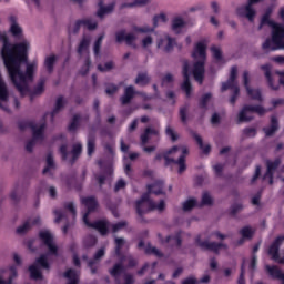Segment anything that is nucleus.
Returning a JSON list of instances; mask_svg holds the SVG:
<instances>
[{
    "mask_svg": "<svg viewBox=\"0 0 284 284\" xmlns=\"http://www.w3.org/2000/svg\"><path fill=\"white\" fill-rule=\"evenodd\" d=\"M0 41L3 43L1 57L10 79L16 81L17 75L20 77L21 81H23L26 77L32 79L34 64H27L26 72L21 70V63H28V48H30V44L26 41L12 44L6 33H0Z\"/></svg>",
    "mask_w": 284,
    "mask_h": 284,
    "instance_id": "1",
    "label": "nucleus"
},
{
    "mask_svg": "<svg viewBox=\"0 0 284 284\" xmlns=\"http://www.w3.org/2000/svg\"><path fill=\"white\" fill-rule=\"evenodd\" d=\"M81 203L87 207V212L83 214V223L87 227H91L92 230H97L101 236H108L110 232V222L106 220H97L94 222H90V214L92 212H97V207H99V201L94 196L81 197Z\"/></svg>",
    "mask_w": 284,
    "mask_h": 284,
    "instance_id": "2",
    "label": "nucleus"
},
{
    "mask_svg": "<svg viewBox=\"0 0 284 284\" xmlns=\"http://www.w3.org/2000/svg\"><path fill=\"white\" fill-rule=\"evenodd\" d=\"M27 65H33L31 78L24 77V79L21 80L20 75H16V81H13L12 78L10 79L14 88L18 90V92H20L21 97H26V94H29L30 101H34V97H41V94L45 92V79H40L37 85L33 88V90H30L28 81H34V71L37 70V62L27 63Z\"/></svg>",
    "mask_w": 284,
    "mask_h": 284,
    "instance_id": "3",
    "label": "nucleus"
},
{
    "mask_svg": "<svg viewBox=\"0 0 284 284\" xmlns=\"http://www.w3.org/2000/svg\"><path fill=\"white\" fill-rule=\"evenodd\" d=\"M263 26H268L272 28V38L265 40V42L262 44V49L265 50V52H271L274 45L281 48L283 45L284 39V26L275 22L267 16L262 17L260 22V30L263 28Z\"/></svg>",
    "mask_w": 284,
    "mask_h": 284,
    "instance_id": "4",
    "label": "nucleus"
},
{
    "mask_svg": "<svg viewBox=\"0 0 284 284\" xmlns=\"http://www.w3.org/2000/svg\"><path fill=\"white\" fill-rule=\"evenodd\" d=\"M174 152H179V146L174 145L164 153H158L154 158V161H161V159H164L165 168H170V165H179L178 172L179 174H183V172L187 170L185 159L187 154H190V150H187V146H182V154L179 156L178 160H174V158H170V154H174Z\"/></svg>",
    "mask_w": 284,
    "mask_h": 284,
    "instance_id": "5",
    "label": "nucleus"
},
{
    "mask_svg": "<svg viewBox=\"0 0 284 284\" xmlns=\"http://www.w3.org/2000/svg\"><path fill=\"white\" fill-rule=\"evenodd\" d=\"M39 237L42 243L48 246L49 253L39 256L33 264L38 267H42V270H50V262H48V255L59 256V247L57 246V244H54V237H52V234H50V232L41 231L39 233Z\"/></svg>",
    "mask_w": 284,
    "mask_h": 284,
    "instance_id": "6",
    "label": "nucleus"
},
{
    "mask_svg": "<svg viewBox=\"0 0 284 284\" xmlns=\"http://www.w3.org/2000/svg\"><path fill=\"white\" fill-rule=\"evenodd\" d=\"M237 74H239V68L232 67L229 80L226 82H223L222 88H221V92L232 90V95L230 98L231 105L236 104V100L239 99V95L241 94V89L239 88V82H236Z\"/></svg>",
    "mask_w": 284,
    "mask_h": 284,
    "instance_id": "7",
    "label": "nucleus"
},
{
    "mask_svg": "<svg viewBox=\"0 0 284 284\" xmlns=\"http://www.w3.org/2000/svg\"><path fill=\"white\" fill-rule=\"evenodd\" d=\"M143 203H148V209L146 210H159V212H163V210H165V201L161 200L159 202V204L154 203V201H152L150 199V193H144L140 200L136 201L135 204V210H136V214H143V210H141Z\"/></svg>",
    "mask_w": 284,
    "mask_h": 284,
    "instance_id": "8",
    "label": "nucleus"
},
{
    "mask_svg": "<svg viewBox=\"0 0 284 284\" xmlns=\"http://www.w3.org/2000/svg\"><path fill=\"white\" fill-rule=\"evenodd\" d=\"M195 245L201 247V250H207L209 252H213L214 254H219V252H221V250H227V244L210 242V241H202L201 235H197L195 237Z\"/></svg>",
    "mask_w": 284,
    "mask_h": 284,
    "instance_id": "9",
    "label": "nucleus"
},
{
    "mask_svg": "<svg viewBox=\"0 0 284 284\" xmlns=\"http://www.w3.org/2000/svg\"><path fill=\"white\" fill-rule=\"evenodd\" d=\"M247 112H255L260 116H263V114H265L266 110L262 105L246 104V105L243 106V109L239 113V122L240 123H243L245 121L246 122L252 121V118L247 116Z\"/></svg>",
    "mask_w": 284,
    "mask_h": 284,
    "instance_id": "10",
    "label": "nucleus"
},
{
    "mask_svg": "<svg viewBox=\"0 0 284 284\" xmlns=\"http://www.w3.org/2000/svg\"><path fill=\"white\" fill-rule=\"evenodd\" d=\"M205 61L206 60H195L193 63L192 74L200 85L203 84V80L205 79Z\"/></svg>",
    "mask_w": 284,
    "mask_h": 284,
    "instance_id": "11",
    "label": "nucleus"
},
{
    "mask_svg": "<svg viewBox=\"0 0 284 284\" xmlns=\"http://www.w3.org/2000/svg\"><path fill=\"white\" fill-rule=\"evenodd\" d=\"M182 74L184 81L181 85V89L185 92L186 97L190 98L192 94V82H190V62L184 61Z\"/></svg>",
    "mask_w": 284,
    "mask_h": 284,
    "instance_id": "12",
    "label": "nucleus"
},
{
    "mask_svg": "<svg viewBox=\"0 0 284 284\" xmlns=\"http://www.w3.org/2000/svg\"><path fill=\"white\" fill-rule=\"evenodd\" d=\"M176 45V39L170 37V34H164L163 38L158 40V48L159 50L164 51L166 54H170L174 47Z\"/></svg>",
    "mask_w": 284,
    "mask_h": 284,
    "instance_id": "13",
    "label": "nucleus"
},
{
    "mask_svg": "<svg viewBox=\"0 0 284 284\" xmlns=\"http://www.w3.org/2000/svg\"><path fill=\"white\" fill-rule=\"evenodd\" d=\"M192 58L194 61H207V44L204 41H200L195 44Z\"/></svg>",
    "mask_w": 284,
    "mask_h": 284,
    "instance_id": "14",
    "label": "nucleus"
},
{
    "mask_svg": "<svg viewBox=\"0 0 284 284\" xmlns=\"http://www.w3.org/2000/svg\"><path fill=\"white\" fill-rule=\"evenodd\" d=\"M243 81H244V88L248 97H251L254 101H263V95L261 94V90L250 88V72L247 71L243 72Z\"/></svg>",
    "mask_w": 284,
    "mask_h": 284,
    "instance_id": "15",
    "label": "nucleus"
},
{
    "mask_svg": "<svg viewBox=\"0 0 284 284\" xmlns=\"http://www.w3.org/2000/svg\"><path fill=\"white\" fill-rule=\"evenodd\" d=\"M159 21H162V23H165L168 21V17L165 13H160L158 16H154L153 18V28L150 27H133L134 32H141L142 34H148L154 30V28H158Z\"/></svg>",
    "mask_w": 284,
    "mask_h": 284,
    "instance_id": "16",
    "label": "nucleus"
},
{
    "mask_svg": "<svg viewBox=\"0 0 284 284\" xmlns=\"http://www.w3.org/2000/svg\"><path fill=\"white\" fill-rule=\"evenodd\" d=\"M161 243H171V247H181L183 245V232L178 231L174 235H168L165 240L161 236V233L158 234Z\"/></svg>",
    "mask_w": 284,
    "mask_h": 284,
    "instance_id": "17",
    "label": "nucleus"
},
{
    "mask_svg": "<svg viewBox=\"0 0 284 284\" xmlns=\"http://www.w3.org/2000/svg\"><path fill=\"white\" fill-rule=\"evenodd\" d=\"M278 165H281V158H276L274 161H266V173L264 174V179H270V185L274 183V172L278 170Z\"/></svg>",
    "mask_w": 284,
    "mask_h": 284,
    "instance_id": "18",
    "label": "nucleus"
},
{
    "mask_svg": "<svg viewBox=\"0 0 284 284\" xmlns=\"http://www.w3.org/2000/svg\"><path fill=\"white\" fill-rule=\"evenodd\" d=\"M9 98L10 93L8 92V87L6 85L3 78H1L0 75V110H3L4 112H10L9 108L7 105H3V103H6Z\"/></svg>",
    "mask_w": 284,
    "mask_h": 284,
    "instance_id": "19",
    "label": "nucleus"
},
{
    "mask_svg": "<svg viewBox=\"0 0 284 284\" xmlns=\"http://www.w3.org/2000/svg\"><path fill=\"white\" fill-rule=\"evenodd\" d=\"M252 6H254V3L247 1L244 7L237 9V14H240V17H246V19H248L251 22L254 21L256 10Z\"/></svg>",
    "mask_w": 284,
    "mask_h": 284,
    "instance_id": "20",
    "label": "nucleus"
},
{
    "mask_svg": "<svg viewBox=\"0 0 284 284\" xmlns=\"http://www.w3.org/2000/svg\"><path fill=\"white\" fill-rule=\"evenodd\" d=\"M139 94L136 90H134V85H129L124 89V93L120 98L121 105H130L132 103V99Z\"/></svg>",
    "mask_w": 284,
    "mask_h": 284,
    "instance_id": "21",
    "label": "nucleus"
},
{
    "mask_svg": "<svg viewBox=\"0 0 284 284\" xmlns=\"http://www.w3.org/2000/svg\"><path fill=\"white\" fill-rule=\"evenodd\" d=\"M9 21L11 23L9 32L14 39H21V37H23V29L17 22V18L14 16H10Z\"/></svg>",
    "mask_w": 284,
    "mask_h": 284,
    "instance_id": "22",
    "label": "nucleus"
},
{
    "mask_svg": "<svg viewBox=\"0 0 284 284\" xmlns=\"http://www.w3.org/2000/svg\"><path fill=\"white\" fill-rule=\"evenodd\" d=\"M163 185H165L163 180H158L153 184H148L146 185V187H148L146 194H149V199H150V194H155V196H160V194H165L163 192Z\"/></svg>",
    "mask_w": 284,
    "mask_h": 284,
    "instance_id": "23",
    "label": "nucleus"
},
{
    "mask_svg": "<svg viewBox=\"0 0 284 284\" xmlns=\"http://www.w3.org/2000/svg\"><path fill=\"white\" fill-rule=\"evenodd\" d=\"M112 278H114L116 284L121 283V274H125V266L123 263H116L113 267L109 271Z\"/></svg>",
    "mask_w": 284,
    "mask_h": 284,
    "instance_id": "24",
    "label": "nucleus"
},
{
    "mask_svg": "<svg viewBox=\"0 0 284 284\" xmlns=\"http://www.w3.org/2000/svg\"><path fill=\"white\" fill-rule=\"evenodd\" d=\"M116 6V2H112L109 6H103L102 1L98 2V11H97V17H99V19H103V17H105V14H110V12L114 11V8Z\"/></svg>",
    "mask_w": 284,
    "mask_h": 284,
    "instance_id": "25",
    "label": "nucleus"
},
{
    "mask_svg": "<svg viewBox=\"0 0 284 284\" xmlns=\"http://www.w3.org/2000/svg\"><path fill=\"white\" fill-rule=\"evenodd\" d=\"M261 70H263V72L266 77L268 88H271V90H278V83L274 84V79H272V65L263 64L261 67Z\"/></svg>",
    "mask_w": 284,
    "mask_h": 284,
    "instance_id": "26",
    "label": "nucleus"
},
{
    "mask_svg": "<svg viewBox=\"0 0 284 284\" xmlns=\"http://www.w3.org/2000/svg\"><path fill=\"white\" fill-rule=\"evenodd\" d=\"M191 136L196 141L200 150H202L203 154H209L212 151V146L210 144H203V138L197 134L196 131H190Z\"/></svg>",
    "mask_w": 284,
    "mask_h": 284,
    "instance_id": "27",
    "label": "nucleus"
},
{
    "mask_svg": "<svg viewBox=\"0 0 284 284\" xmlns=\"http://www.w3.org/2000/svg\"><path fill=\"white\" fill-rule=\"evenodd\" d=\"M278 130V118L276 115L271 116V125L263 129V132H265L266 136H274Z\"/></svg>",
    "mask_w": 284,
    "mask_h": 284,
    "instance_id": "28",
    "label": "nucleus"
},
{
    "mask_svg": "<svg viewBox=\"0 0 284 284\" xmlns=\"http://www.w3.org/2000/svg\"><path fill=\"white\" fill-rule=\"evenodd\" d=\"M266 271L272 278H277L278 281H282V284H284V273L278 268V266L266 265Z\"/></svg>",
    "mask_w": 284,
    "mask_h": 284,
    "instance_id": "29",
    "label": "nucleus"
},
{
    "mask_svg": "<svg viewBox=\"0 0 284 284\" xmlns=\"http://www.w3.org/2000/svg\"><path fill=\"white\" fill-rule=\"evenodd\" d=\"M29 274L32 281H43V272H41V268H39L37 264L29 266Z\"/></svg>",
    "mask_w": 284,
    "mask_h": 284,
    "instance_id": "30",
    "label": "nucleus"
},
{
    "mask_svg": "<svg viewBox=\"0 0 284 284\" xmlns=\"http://www.w3.org/2000/svg\"><path fill=\"white\" fill-rule=\"evenodd\" d=\"M159 136V130L152 129V128H146L143 132V134H141L140 139H141V143L142 145H146L148 141H150V136Z\"/></svg>",
    "mask_w": 284,
    "mask_h": 284,
    "instance_id": "31",
    "label": "nucleus"
},
{
    "mask_svg": "<svg viewBox=\"0 0 284 284\" xmlns=\"http://www.w3.org/2000/svg\"><path fill=\"white\" fill-rule=\"evenodd\" d=\"M57 55L51 54L44 59V68L49 74L54 72V65L57 64Z\"/></svg>",
    "mask_w": 284,
    "mask_h": 284,
    "instance_id": "32",
    "label": "nucleus"
},
{
    "mask_svg": "<svg viewBox=\"0 0 284 284\" xmlns=\"http://www.w3.org/2000/svg\"><path fill=\"white\" fill-rule=\"evenodd\" d=\"M32 130V136L33 141H39L43 139V132H45V122H43L39 128H37V124L33 123Z\"/></svg>",
    "mask_w": 284,
    "mask_h": 284,
    "instance_id": "33",
    "label": "nucleus"
},
{
    "mask_svg": "<svg viewBox=\"0 0 284 284\" xmlns=\"http://www.w3.org/2000/svg\"><path fill=\"white\" fill-rule=\"evenodd\" d=\"M83 152V145L81 143L73 144L71 154L72 158L70 160L71 165H74L77 163V160L81 156V153Z\"/></svg>",
    "mask_w": 284,
    "mask_h": 284,
    "instance_id": "34",
    "label": "nucleus"
},
{
    "mask_svg": "<svg viewBox=\"0 0 284 284\" xmlns=\"http://www.w3.org/2000/svg\"><path fill=\"white\" fill-rule=\"evenodd\" d=\"M97 150V138L94 134L88 135V142H87V152L88 156H92Z\"/></svg>",
    "mask_w": 284,
    "mask_h": 284,
    "instance_id": "35",
    "label": "nucleus"
},
{
    "mask_svg": "<svg viewBox=\"0 0 284 284\" xmlns=\"http://www.w3.org/2000/svg\"><path fill=\"white\" fill-rule=\"evenodd\" d=\"M63 276L69 281L67 284H79V274L73 268L67 270Z\"/></svg>",
    "mask_w": 284,
    "mask_h": 284,
    "instance_id": "36",
    "label": "nucleus"
},
{
    "mask_svg": "<svg viewBox=\"0 0 284 284\" xmlns=\"http://www.w3.org/2000/svg\"><path fill=\"white\" fill-rule=\"evenodd\" d=\"M65 105V102L63 101V95L58 97L57 101H55V106L51 112V120L54 121V116H57V114H59V112H61V110H63Z\"/></svg>",
    "mask_w": 284,
    "mask_h": 284,
    "instance_id": "37",
    "label": "nucleus"
},
{
    "mask_svg": "<svg viewBox=\"0 0 284 284\" xmlns=\"http://www.w3.org/2000/svg\"><path fill=\"white\" fill-rule=\"evenodd\" d=\"M81 125V115L80 114H74L68 130L69 132H77L79 130V126Z\"/></svg>",
    "mask_w": 284,
    "mask_h": 284,
    "instance_id": "38",
    "label": "nucleus"
},
{
    "mask_svg": "<svg viewBox=\"0 0 284 284\" xmlns=\"http://www.w3.org/2000/svg\"><path fill=\"white\" fill-rule=\"evenodd\" d=\"M112 174V169L108 168L104 173L101 174H94L95 181H98L100 187H103L105 185V180L108 176Z\"/></svg>",
    "mask_w": 284,
    "mask_h": 284,
    "instance_id": "39",
    "label": "nucleus"
},
{
    "mask_svg": "<svg viewBox=\"0 0 284 284\" xmlns=\"http://www.w3.org/2000/svg\"><path fill=\"white\" fill-rule=\"evenodd\" d=\"M150 81H151V78L148 75L146 72L139 73L138 77L135 78L136 85H148V83H150Z\"/></svg>",
    "mask_w": 284,
    "mask_h": 284,
    "instance_id": "40",
    "label": "nucleus"
},
{
    "mask_svg": "<svg viewBox=\"0 0 284 284\" xmlns=\"http://www.w3.org/2000/svg\"><path fill=\"white\" fill-rule=\"evenodd\" d=\"M212 99V93H205L201 97L199 100V108L201 110H207V103H210V100Z\"/></svg>",
    "mask_w": 284,
    "mask_h": 284,
    "instance_id": "41",
    "label": "nucleus"
},
{
    "mask_svg": "<svg viewBox=\"0 0 284 284\" xmlns=\"http://www.w3.org/2000/svg\"><path fill=\"white\" fill-rule=\"evenodd\" d=\"M181 28H185V21L182 18H174L173 21H172L173 32L179 33Z\"/></svg>",
    "mask_w": 284,
    "mask_h": 284,
    "instance_id": "42",
    "label": "nucleus"
},
{
    "mask_svg": "<svg viewBox=\"0 0 284 284\" xmlns=\"http://www.w3.org/2000/svg\"><path fill=\"white\" fill-rule=\"evenodd\" d=\"M148 3H150V0H134L131 3H122L121 10L125 8H135V6H148Z\"/></svg>",
    "mask_w": 284,
    "mask_h": 284,
    "instance_id": "43",
    "label": "nucleus"
},
{
    "mask_svg": "<svg viewBox=\"0 0 284 284\" xmlns=\"http://www.w3.org/2000/svg\"><path fill=\"white\" fill-rule=\"evenodd\" d=\"M104 38H105V36L101 34V36L98 37V39L94 42L93 52H94L95 57H99V54H101V45L103 43Z\"/></svg>",
    "mask_w": 284,
    "mask_h": 284,
    "instance_id": "44",
    "label": "nucleus"
},
{
    "mask_svg": "<svg viewBox=\"0 0 284 284\" xmlns=\"http://www.w3.org/2000/svg\"><path fill=\"white\" fill-rule=\"evenodd\" d=\"M197 205L196 199H189L183 203V211L191 212V210H194Z\"/></svg>",
    "mask_w": 284,
    "mask_h": 284,
    "instance_id": "45",
    "label": "nucleus"
},
{
    "mask_svg": "<svg viewBox=\"0 0 284 284\" xmlns=\"http://www.w3.org/2000/svg\"><path fill=\"white\" fill-rule=\"evenodd\" d=\"M240 234L243 239L251 240L254 237V231L250 226H244L240 230Z\"/></svg>",
    "mask_w": 284,
    "mask_h": 284,
    "instance_id": "46",
    "label": "nucleus"
},
{
    "mask_svg": "<svg viewBox=\"0 0 284 284\" xmlns=\"http://www.w3.org/2000/svg\"><path fill=\"white\" fill-rule=\"evenodd\" d=\"M10 275L8 281L3 280L0 277V284H12V281H14V278H17V267L16 266H11L10 267Z\"/></svg>",
    "mask_w": 284,
    "mask_h": 284,
    "instance_id": "47",
    "label": "nucleus"
},
{
    "mask_svg": "<svg viewBox=\"0 0 284 284\" xmlns=\"http://www.w3.org/2000/svg\"><path fill=\"white\" fill-rule=\"evenodd\" d=\"M97 236L94 235H87L84 239H83V245L84 247H94L97 245Z\"/></svg>",
    "mask_w": 284,
    "mask_h": 284,
    "instance_id": "48",
    "label": "nucleus"
},
{
    "mask_svg": "<svg viewBox=\"0 0 284 284\" xmlns=\"http://www.w3.org/2000/svg\"><path fill=\"white\" fill-rule=\"evenodd\" d=\"M145 254H154V256H158V258H163V253L159 251V248L148 244L145 247Z\"/></svg>",
    "mask_w": 284,
    "mask_h": 284,
    "instance_id": "49",
    "label": "nucleus"
},
{
    "mask_svg": "<svg viewBox=\"0 0 284 284\" xmlns=\"http://www.w3.org/2000/svg\"><path fill=\"white\" fill-rule=\"evenodd\" d=\"M165 134L169 136V139L175 143V141H179V134L174 132L173 128L171 125H166L165 128Z\"/></svg>",
    "mask_w": 284,
    "mask_h": 284,
    "instance_id": "50",
    "label": "nucleus"
},
{
    "mask_svg": "<svg viewBox=\"0 0 284 284\" xmlns=\"http://www.w3.org/2000/svg\"><path fill=\"white\" fill-rule=\"evenodd\" d=\"M54 168V158L52 154L47 155V166L43 169L42 174H48Z\"/></svg>",
    "mask_w": 284,
    "mask_h": 284,
    "instance_id": "51",
    "label": "nucleus"
},
{
    "mask_svg": "<svg viewBox=\"0 0 284 284\" xmlns=\"http://www.w3.org/2000/svg\"><path fill=\"white\" fill-rule=\"evenodd\" d=\"M125 245V240L123 237H115V255L121 256V250Z\"/></svg>",
    "mask_w": 284,
    "mask_h": 284,
    "instance_id": "52",
    "label": "nucleus"
},
{
    "mask_svg": "<svg viewBox=\"0 0 284 284\" xmlns=\"http://www.w3.org/2000/svg\"><path fill=\"white\" fill-rule=\"evenodd\" d=\"M91 65H92V60H90V58H87L84 60V64L82 65V68L79 71L81 77H85L88 74V72H90Z\"/></svg>",
    "mask_w": 284,
    "mask_h": 284,
    "instance_id": "53",
    "label": "nucleus"
},
{
    "mask_svg": "<svg viewBox=\"0 0 284 284\" xmlns=\"http://www.w3.org/2000/svg\"><path fill=\"white\" fill-rule=\"evenodd\" d=\"M88 48H90V39L83 38L78 47V54H83Z\"/></svg>",
    "mask_w": 284,
    "mask_h": 284,
    "instance_id": "54",
    "label": "nucleus"
},
{
    "mask_svg": "<svg viewBox=\"0 0 284 284\" xmlns=\"http://www.w3.org/2000/svg\"><path fill=\"white\" fill-rule=\"evenodd\" d=\"M82 23L87 30H97L99 23L92 21L91 19H82Z\"/></svg>",
    "mask_w": 284,
    "mask_h": 284,
    "instance_id": "55",
    "label": "nucleus"
},
{
    "mask_svg": "<svg viewBox=\"0 0 284 284\" xmlns=\"http://www.w3.org/2000/svg\"><path fill=\"white\" fill-rule=\"evenodd\" d=\"M116 92H119V87L116 84L114 83L106 84L105 94H108V97H114Z\"/></svg>",
    "mask_w": 284,
    "mask_h": 284,
    "instance_id": "56",
    "label": "nucleus"
},
{
    "mask_svg": "<svg viewBox=\"0 0 284 284\" xmlns=\"http://www.w3.org/2000/svg\"><path fill=\"white\" fill-rule=\"evenodd\" d=\"M18 128H19V130H21V132H23V130H28V128L30 130H32V128H34V122L33 121H20L18 123Z\"/></svg>",
    "mask_w": 284,
    "mask_h": 284,
    "instance_id": "57",
    "label": "nucleus"
},
{
    "mask_svg": "<svg viewBox=\"0 0 284 284\" xmlns=\"http://www.w3.org/2000/svg\"><path fill=\"white\" fill-rule=\"evenodd\" d=\"M211 52L216 61H221L223 59V52H221L220 48L213 45L211 47Z\"/></svg>",
    "mask_w": 284,
    "mask_h": 284,
    "instance_id": "58",
    "label": "nucleus"
},
{
    "mask_svg": "<svg viewBox=\"0 0 284 284\" xmlns=\"http://www.w3.org/2000/svg\"><path fill=\"white\" fill-rule=\"evenodd\" d=\"M30 227H32V225L30 224V221H27L17 229V234H26Z\"/></svg>",
    "mask_w": 284,
    "mask_h": 284,
    "instance_id": "59",
    "label": "nucleus"
},
{
    "mask_svg": "<svg viewBox=\"0 0 284 284\" xmlns=\"http://www.w3.org/2000/svg\"><path fill=\"white\" fill-rule=\"evenodd\" d=\"M114 68V62L109 61L104 64V67L102 64L98 65V70L100 72H110V70H112Z\"/></svg>",
    "mask_w": 284,
    "mask_h": 284,
    "instance_id": "60",
    "label": "nucleus"
},
{
    "mask_svg": "<svg viewBox=\"0 0 284 284\" xmlns=\"http://www.w3.org/2000/svg\"><path fill=\"white\" fill-rule=\"evenodd\" d=\"M126 225H128V222L125 221L118 222L111 225L113 234H116V232H119L120 230H123V227H126Z\"/></svg>",
    "mask_w": 284,
    "mask_h": 284,
    "instance_id": "61",
    "label": "nucleus"
},
{
    "mask_svg": "<svg viewBox=\"0 0 284 284\" xmlns=\"http://www.w3.org/2000/svg\"><path fill=\"white\" fill-rule=\"evenodd\" d=\"M60 154H61L62 161H68V156L70 154V152H68V144H62L60 146Z\"/></svg>",
    "mask_w": 284,
    "mask_h": 284,
    "instance_id": "62",
    "label": "nucleus"
},
{
    "mask_svg": "<svg viewBox=\"0 0 284 284\" xmlns=\"http://www.w3.org/2000/svg\"><path fill=\"white\" fill-rule=\"evenodd\" d=\"M244 136L254 138L256 136V128H245L243 130Z\"/></svg>",
    "mask_w": 284,
    "mask_h": 284,
    "instance_id": "63",
    "label": "nucleus"
},
{
    "mask_svg": "<svg viewBox=\"0 0 284 284\" xmlns=\"http://www.w3.org/2000/svg\"><path fill=\"white\" fill-rule=\"evenodd\" d=\"M213 201H212V196L210 195V193L205 192L202 195V205H212Z\"/></svg>",
    "mask_w": 284,
    "mask_h": 284,
    "instance_id": "64",
    "label": "nucleus"
}]
</instances>
